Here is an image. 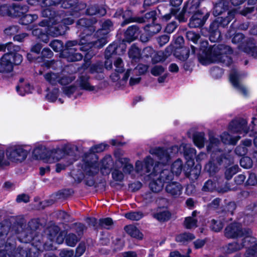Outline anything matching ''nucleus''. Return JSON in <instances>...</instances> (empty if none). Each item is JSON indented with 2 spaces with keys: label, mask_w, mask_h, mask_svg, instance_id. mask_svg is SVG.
<instances>
[{
  "label": "nucleus",
  "mask_w": 257,
  "mask_h": 257,
  "mask_svg": "<svg viewBox=\"0 0 257 257\" xmlns=\"http://www.w3.org/2000/svg\"><path fill=\"white\" fill-rule=\"evenodd\" d=\"M179 152V148L177 146H173L167 150L161 148H154L150 150L151 154L155 158L159 160L157 164L154 166L153 159L150 157H147L144 160V162L137 161L135 164V171L139 175L142 176H156L150 183V189L154 192L157 193L163 189L164 184L168 183L169 181L173 180V175L167 169H163L159 175H155L158 171V168L163 165L165 166L169 162L171 158Z\"/></svg>",
  "instance_id": "obj_1"
},
{
  "label": "nucleus",
  "mask_w": 257,
  "mask_h": 257,
  "mask_svg": "<svg viewBox=\"0 0 257 257\" xmlns=\"http://www.w3.org/2000/svg\"><path fill=\"white\" fill-rule=\"evenodd\" d=\"M96 22V20L90 21L86 19H81L78 21L77 25L84 27V33L81 36L79 45L77 44L76 41H68L66 43V49L63 54L68 61L74 62L82 59V55L77 52L78 49L83 51H87L91 48H89L88 43L90 42L91 40H87V35H94L92 33L95 29L92 25Z\"/></svg>",
  "instance_id": "obj_2"
},
{
  "label": "nucleus",
  "mask_w": 257,
  "mask_h": 257,
  "mask_svg": "<svg viewBox=\"0 0 257 257\" xmlns=\"http://www.w3.org/2000/svg\"><path fill=\"white\" fill-rule=\"evenodd\" d=\"M202 54H199L198 60L203 65H207L213 62H222L228 64L230 61L227 54L232 53L229 46L222 45L213 46L207 50L203 49Z\"/></svg>",
  "instance_id": "obj_3"
},
{
  "label": "nucleus",
  "mask_w": 257,
  "mask_h": 257,
  "mask_svg": "<svg viewBox=\"0 0 257 257\" xmlns=\"http://www.w3.org/2000/svg\"><path fill=\"white\" fill-rule=\"evenodd\" d=\"M220 144L219 139L214 136H210L209 143L207 146V151L211 153V160L205 166V170L211 175L218 171L223 156L218 147Z\"/></svg>",
  "instance_id": "obj_4"
},
{
  "label": "nucleus",
  "mask_w": 257,
  "mask_h": 257,
  "mask_svg": "<svg viewBox=\"0 0 257 257\" xmlns=\"http://www.w3.org/2000/svg\"><path fill=\"white\" fill-rule=\"evenodd\" d=\"M107 147V145L105 144L94 145L90 149L89 152L84 154L82 169L85 175L93 176L98 173L99 171L98 158L95 153L104 151Z\"/></svg>",
  "instance_id": "obj_5"
},
{
  "label": "nucleus",
  "mask_w": 257,
  "mask_h": 257,
  "mask_svg": "<svg viewBox=\"0 0 257 257\" xmlns=\"http://www.w3.org/2000/svg\"><path fill=\"white\" fill-rule=\"evenodd\" d=\"M248 127L247 126V121L243 119H239L232 121L229 126L228 130L231 133H237L242 137H243L248 132ZM241 136L231 137L227 132L223 133L220 138L222 143L225 144H230L234 145L241 138Z\"/></svg>",
  "instance_id": "obj_6"
},
{
  "label": "nucleus",
  "mask_w": 257,
  "mask_h": 257,
  "mask_svg": "<svg viewBox=\"0 0 257 257\" xmlns=\"http://www.w3.org/2000/svg\"><path fill=\"white\" fill-rule=\"evenodd\" d=\"M5 54L0 59V73L4 76L11 73L15 65L20 64L23 61L22 56L18 53L20 50H16L15 48Z\"/></svg>",
  "instance_id": "obj_7"
},
{
  "label": "nucleus",
  "mask_w": 257,
  "mask_h": 257,
  "mask_svg": "<svg viewBox=\"0 0 257 257\" xmlns=\"http://www.w3.org/2000/svg\"><path fill=\"white\" fill-rule=\"evenodd\" d=\"M112 29V22L110 20H106L103 23L101 29L93 36L87 35V40H91L88 43L89 48H99L104 46L107 43V35Z\"/></svg>",
  "instance_id": "obj_8"
},
{
  "label": "nucleus",
  "mask_w": 257,
  "mask_h": 257,
  "mask_svg": "<svg viewBox=\"0 0 257 257\" xmlns=\"http://www.w3.org/2000/svg\"><path fill=\"white\" fill-rule=\"evenodd\" d=\"M5 150L7 160L17 163L25 160L30 152L28 146L20 144L10 145Z\"/></svg>",
  "instance_id": "obj_9"
},
{
  "label": "nucleus",
  "mask_w": 257,
  "mask_h": 257,
  "mask_svg": "<svg viewBox=\"0 0 257 257\" xmlns=\"http://www.w3.org/2000/svg\"><path fill=\"white\" fill-rule=\"evenodd\" d=\"M248 232L252 235V232L250 230H243L240 223L234 222L228 225L225 229V235L228 238H239L241 240H247L245 236Z\"/></svg>",
  "instance_id": "obj_10"
},
{
  "label": "nucleus",
  "mask_w": 257,
  "mask_h": 257,
  "mask_svg": "<svg viewBox=\"0 0 257 257\" xmlns=\"http://www.w3.org/2000/svg\"><path fill=\"white\" fill-rule=\"evenodd\" d=\"M241 75L236 69H232L230 73L229 80L233 86L241 95L246 96L249 93V90L241 82Z\"/></svg>",
  "instance_id": "obj_11"
},
{
  "label": "nucleus",
  "mask_w": 257,
  "mask_h": 257,
  "mask_svg": "<svg viewBox=\"0 0 257 257\" xmlns=\"http://www.w3.org/2000/svg\"><path fill=\"white\" fill-rule=\"evenodd\" d=\"M65 157L64 151L60 149H54L47 151L43 158V161L49 164L54 163L64 158Z\"/></svg>",
  "instance_id": "obj_12"
},
{
  "label": "nucleus",
  "mask_w": 257,
  "mask_h": 257,
  "mask_svg": "<svg viewBox=\"0 0 257 257\" xmlns=\"http://www.w3.org/2000/svg\"><path fill=\"white\" fill-rule=\"evenodd\" d=\"M40 26L46 28V33L48 36L57 37L62 33V31L56 26H53V20L46 19L40 23Z\"/></svg>",
  "instance_id": "obj_13"
},
{
  "label": "nucleus",
  "mask_w": 257,
  "mask_h": 257,
  "mask_svg": "<svg viewBox=\"0 0 257 257\" xmlns=\"http://www.w3.org/2000/svg\"><path fill=\"white\" fill-rule=\"evenodd\" d=\"M245 239H247L246 247H249L246 251L245 257H256L257 256V243H256V239L248 232L247 235L245 236Z\"/></svg>",
  "instance_id": "obj_14"
},
{
  "label": "nucleus",
  "mask_w": 257,
  "mask_h": 257,
  "mask_svg": "<svg viewBox=\"0 0 257 257\" xmlns=\"http://www.w3.org/2000/svg\"><path fill=\"white\" fill-rule=\"evenodd\" d=\"M169 181L165 187V190L167 193L173 197H178L182 193L183 187L182 185L177 182Z\"/></svg>",
  "instance_id": "obj_15"
},
{
  "label": "nucleus",
  "mask_w": 257,
  "mask_h": 257,
  "mask_svg": "<svg viewBox=\"0 0 257 257\" xmlns=\"http://www.w3.org/2000/svg\"><path fill=\"white\" fill-rule=\"evenodd\" d=\"M122 14V17L124 20L123 22L121 24L122 26H124V25L129 24L131 22H137L139 23H143L145 22L144 18H143L132 17V12L130 11H126L124 13L122 14V10H120L115 13L114 17H117L121 16Z\"/></svg>",
  "instance_id": "obj_16"
},
{
  "label": "nucleus",
  "mask_w": 257,
  "mask_h": 257,
  "mask_svg": "<svg viewBox=\"0 0 257 257\" xmlns=\"http://www.w3.org/2000/svg\"><path fill=\"white\" fill-rule=\"evenodd\" d=\"M116 167L122 168L125 174H131L134 172V166L130 163V160L127 158H119L116 160Z\"/></svg>",
  "instance_id": "obj_17"
},
{
  "label": "nucleus",
  "mask_w": 257,
  "mask_h": 257,
  "mask_svg": "<svg viewBox=\"0 0 257 257\" xmlns=\"http://www.w3.org/2000/svg\"><path fill=\"white\" fill-rule=\"evenodd\" d=\"M221 21L219 18H218L214 21L210 26V37L209 39L211 42H215L220 40L221 33L218 30L219 24H220Z\"/></svg>",
  "instance_id": "obj_18"
},
{
  "label": "nucleus",
  "mask_w": 257,
  "mask_h": 257,
  "mask_svg": "<svg viewBox=\"0 0 257 257\" xmlns=\"http://www.w3.org/2000/svg\"><path fill=\"white\" fill-rule=\"evenodd\" d=\"M148 69V66L144 64H139L134 69H128L123 74L122 79L124 81L127 80L128 77L132 75H141L145 73Z\"/></svg>",
  "instance_id": "obj_19"
},
{
  "label": "nucleus",
  "mask_w": 257,
  "mask_h": 257,
  "mask_svg": "<svg viewBox=\"0 0 257 257\" xmlns=\"http://www.w3.org/2000/svg\"><path fill=\"white\" fill-rule=\"evenodd\" d=\"M207 17H205L200 12L195 13L191 17L189 22L191 28L199 27L203 25Z\"/></svg>",
  "instance_id": "obj_20"
},
{
  "label": "nucleus",
  "mask_w": 257,
  "mask_h": 257,
  "mask_svg": "<svg viewBox=\"0 0 257 257\" xmlns=\"http://www.w3.org/2000/svg\"><path fill=\"white\" fill-rule=\"evenodd\" d=\"M64 9L72 8L75 12H78L84 9L86 5L82 3H78L77 0H64L61 4Z\"/></svg>",
  "instance_id": "obj_21"
},
{
  "label": "nucleus",
  "mask_w": 257,
  "mask_h": 257,
  "mask_svg": "<svg viewBox=\"0 0 257 257\" xmlns=\"http://www.w3.org/2000/svg\"><path fill=\"white\" fill-rule=\"evenodd\" d=\"M28 11V7L25 5H11L10 16L22 17Z\"/></svg>",
  "instance_id": "obj_22"
},
{
  "label": "nucleus",
  "mask_w": 257,
  "mask_h": 257,
  "mask_svg": "<svg viewBox=\"0 0 257 257\" xmlns=\"http://www.w3.org/2000/svg\"><path fill=\"white\" fill-rule=\"evenodd\" d=\"M247 240H241V239H238L237 241L229 243L226 247V251L227 253H230L239 250L247 245Z\"/></svg>",
  "instance_id": "obj_23"
},
{
  "label": "nucleus",
  "mask_w": 257,
  "mask_h": 257,
  "mask_svg": "<svg viewBox=\"0 0 257 257\" xmlns=\"http://www.w3.org/2000/svg\"><path fill=\"white\" fill-rule=\"evenodd\" d=\"M89 77L86 74H82L77 80L81 89L87 91H93L95 87L91 85L89 82Z\"/></svg>",
  "instance_id": "obj_24"
},
{
  "label": "nucleus",
  "mask_w": 257,
  "mask_h": 257,
  "mask_svg": "<svg viewBox=\"0 0 257 257\" xmlns=\"http://www.w3.org/2000/svg\"><path fill=\"white\" fill-rule=\"evenodd\" d=\"M112 163V159L110 155H106L101 161L100 163L98 162L99 170H100L102 174L108 173L109 168Z\"/></svg>",
  "instance_id": "obj_25"
},
{
  "label": "nucleus",
  "mask_w": 257,
  "mask_h": 257,
  "mask_svg": "<svg viewBox=\"0 0 257 257\" xmlns=\"http://www.w3.org/2000/svg\"><path fill=\"white\" fill-rule=\"evenodd\" d=\"M140 34V30L137 25L132 26L127 29L125 33V37L128 42L135 40Z\"/></svg>",
  "instance_id": "obj_26"
},
{
  "label": "nucleus",
  "mask_w": 257,
  "mask_h": 257,
  "mask_svg": "<svg viewBox=\"0 0 257 257\" xmlns=\"http://www.w3.org/2000/svg\"><path fill=\"white\" fill-rule=\"evenodd\" d=\"M60 73L49 72L44 75L45 80L50 84L55 85L57 83H59Z\"/></svg>",
  "instance_id": "obj_27"
},
{
  "label": "nucleus",
  "mask_w": 257,
  "mask_h": 257,
  "mask_svg": "<svg viewBox=\"0 0 257 257\" xmlns=\"http://www.w3.org/2000/svg\"><path fill=\"white\" fill-rule=\"evenodd\" d=\"M86 13L89 15H95L98 17L104 16L106 14V10L102 7H99L96 5L90 6L86 10Z\"/></svg>",
  "instance_id": "obj_28"
},
{
  "label": "nucleus",
  "mask_w": 257,
  "mask_h": 257,
  "mask_svg": "<svg viewBox=\"0 0 257 257\" xmlns=\"http://www.w3.org/2000/svg\"><path fill=\"white\" fill-rule=\"evenodd\" d=\"M46 28L43 27L35 29L32 31L33 36L37 37L38 39H40L42 41L47 43L49 41V37L46 33Z\"/></svg>",
  "instance_id": "obj_29"
},
{
  "label": "nucleus",
  "mask_w": 257,
  "mask_h": 257,
  "mask_svg": "<svg viewBox=\"0 0 257 257\" xmlns=\"http://www.w3.org/2000/svg\"><path fill=\"white\" fill-rule=\"evenodd\" d=\"M76 79V76L70 73L62 72L60 73L59 84L61 85H67L70 84Z\"/></svg>",
  "instance_id": "obj_30"
},
{
  "label": "nucleus",
  "mask_w": 257,
  "mask_h": 257,
  "mask_svg": "<svg viewBox=\"0 0 257 257\" xmlns=\"http://www.w3.org/2000/svg\"><path fill=\"white\" fill-rule=\"evenodd\" d=\"M125 230L132 237L142 239L143 237V234L140 231L139 229L132 225H127L125 227Z\"/></svg>",
  "instance_id": "obj_31"
},
{
  "label": "nucleus",
  "mask_w": 257,
  "mask_h": 257,
  "mask_svg": "<svg viewBox=\"0 0 257 257\" xmlns=\"http://www.w3.org/2000/svg\"><path fill=\"white\" fill-rule=\"evenodd\" d=\"M62 90L63 93L69 97L74 96L75 98L79 94L78 88L74 84L64 87Z\"/></svg>",
  "instance_id": "obj_32"
},
{
  "label": "nucleus",
  "mask_w": 257,
  "mask_h": 257,
  "mask_svg": "<svg viewBox=\"0 0 257 257\" xmlns=\"http://www.w3.org/2000/svg\"><path fill=\"white\" fill-rule=\"evenodd\" d=\"M183 169V163L180 159L175 161L171 165V172H170L173 175L177 176H179L182 172Z\"/></svg>",
  "instance_id": "obj_33"
},
{
  "label": "nucleus",
  "mask_w": 257,
  "mask_h": 257,
  "mask_svg": "<svg viewBox=\"0 0 257 257\" xmlns=\"http://www.w3.org/2000/svg\"><path fill=\"white\" fill-rule=\"evenodd\" d=\"M194 238L195 236L193 234L189 232H185L177 235L176 237V240L180 243L185 244Z\"/></svg>",
  "instance_id": "obj_34"
},
{
  "label": "nucleus",
  "mask_w": 257,
  "mask_h": 257,
  "mask_svg": "<svg viewBox=\"0 0 257 257\" xmlns=\"http://www.w3.org/2000/svg\"><path fill=\"white\" fill-rule=\"evenodd\" d=\"M244 39V36L242 34L237 33L233 37L232 39V42L234 44H238L239 48L241 50L240 46L242 45L244 47H247L248 46L247 43H250L252 39H249L248 41H245L242 43V41Z\"/></svg>",
  "instance_id": "obj_35"
},
{
  "label": "nucleus",
  "mask_w": 257,
  "mask_h": 257,
  "mask_svg": "<svg viewBox=\"0 0 257 257\" xmlns=\"http://www.w3.org/2000/svg\"><path fill=\"white\" fill-rule=\"evenodd\" d=\"M247 47H244L243 46H240V48L244 52L250 54L253 57H257V47L254 46V43L252 40L250 43H247Z\"/></svg>",
  "instance_id": "obj_36"
},
{
  "label": "nucleus",
  "mask_w": 257,
  "mask_h": 257,
  "mask_svg": "<svg viewBox=\"0 0 257 257\" xmlns=\"http://www.w3.org/2000/svg\"><path fill=\"white\" fill-rule=\"evenodd\" d=\"M197 212L194 211L192 212L191 217H187L184 221V225L187 229H191L197 227V220L194 218Z\"/></svg>",
  "instance_id": "obj_37"
},
{
  "label": "nucleus",
  "mask_w": 257,
  "mask_h": 257,
  "mask_svg": "<svg viewBox=\"0 0 257 257\" xmlns=\"http://www.w3.org/2000/svg\"><path fill=\"white\" fill-rule=\"evenodd\" d=\"M32 87L28 83H21L17 87V91L21 95H25L26 94L31 92Z\"/></svg>",
  "instance_id": "obj_38"
},
{
  "label": "nucleus",
  "mask_w": 257,
  "mask_h": 257,
  "mask_svg": "<svg viewBox=\"0 0 257 257\" xmlns=\"http://www.w3.org/2000/svg\"><path fill=\"white\" fill-rule=\"evenodd\" d=\"M128 56L133 61H137L141 58L140 49L134 45L132 46L129 50Z\"/></svg>",
  "instance_id": "obj_39"
},
{
  "label": "nucleus",
  "mask_w": 257,
  "mask_h": 257,
  "mask_svg": "<svg viewBox=\"0 0 257 257\" xmlns=\"http://www.w3.org/2000/svg\"><path fill=\"white\" fill-rule=\"evenodd\" d=\"M44 147L42 145H39L35 147L32 152L33 157L37 160H42L44 158Z\"/></svg>",
  "instance_id": "obj_40"
},
{
  "label": "nucleus",
  "mask_w": 257,
  "mask_h": 257,
  "mask_svg": "<svg viewBox=\"0 0 257 257\" xmlns=\"http://www.w3.org/2000/svg\"><path fill=\"white\" fill-rule=\"evenodd\" d=\"M193 142L198 148H203L205 142L204 134L200 133L195 134L193 137Z\"/></svg>",
  "instance_id": "obj_41"
},
{
  "label": "nucleus",
  "mask_w": 257,
  "mask_h": 257,
  "mask_svg": "<svg viewBox=\"0 0 257 257\" xmlns=\"http://www.w3.org/2000/svg\"><path fill=\"white\" fill-rule=\"evenodd\" d=\"M154 217L159 221H165L169 219L170 213L166 210H160L154 214Z\"/></svg>",
  "instance_id": "obj_42"
},
{
  "label": "nucleus",
  "mask_w": 257,
  "mask_h": 257,
  "mask_svg": "<svg viewBox=\"0 0 257 257\" xmlns=\"http://www.w3.org/2000/svg\"><path fill=\"white\" fill-rule=\"evenodd\" d=\"M119 167H116V162L114 166L113 171L112 172V177L116 181H122L124 179V174L119 170Z\"/></svg>",
  "instance_id": "obj_43"
},
{
  "label": "nucleus",
  "mask_w": 257,
  "mask_h": 257,
  "mask_svg": "<svg viewBox=\"0 0 257 257\" xmlns=\"http://www.w3.org/2000/svg\"><path fill=\"white\" fill-rule=\"evenodd\" d=\"M38 16L36 15H26L22 16L21 19V23L22 25H28L36 20Z\"/></svg>",
  "instance_id": "obj_44"
},
{
  "label": "nucleus",
  "mask_w": 257,
  "mask_h": 257,
  "mask_svg": "<svg viewBox=\"0 0 257 257\" xmlns=\"http://www.w3.org/2000/svg\"><path fill=\"white\" fill-rule=\"evenodd\" d=\"M125 217L132 220H139L144 216L141 212H131L125 213Z\"/></svg>",
  "instance_id": "obj_45"
},
{
  "label": "nucleus",
  "mask_w": 257,
  "mask_h": 257,
  "mask_svg": "<svg viewBox=\"0 0 257 257\" xmlns=\"http://www.w3.org/2000/svg\"><path fill=\"white\" fill-rule=\"evenodd\" d=\"M15 49L16 50H20L21 47L19 46L15 45L12 42L6 43V44H0V52L5 51L6 50L8 51H12V49Z\"/></svg>",
  "instance_id": "obj_46"
},
{
  "label": "nucleus",
  "mask_w": 257,
  "mask_h": 257,
  "mask_svg": "<svg viewBox=\"0 0 257 257\" xmlns=\"http://www.w3.org/2000/svg\"><path fill=\"white\" fill-rule=\"evenodd\" d=\"M113 65L115 67L114 70L116 72L122 73L124 71V64L121 58H117L114 61Z\"/></svg>",
  "instance_id": "obj_47"
},
{
  "label": "nucleus",
  "mask_w": 257,
  "mask_h": 257,
  "mask_svg": "<svg viewBox=\"0 0 257 257\" xmlns=\"http://www.w3.org/2000/svg\"><path fill=\"white\" fill-rule=\"evenodd\" d=\"M19 31V28L16 25H12L7 27L4 31V34L8 36L15 35Z\"/></svg>",
  "instance_id": "obj_48"
},
{
  "label": "nucleus",
  "mask_w": 257,
  "mask_h": 257,
  "mask_svg": "<svg viewBox=\"0 0 257 257\" xmlns=\"http://www.w3.org/2000/svg\"><path fill=\"white\" fill-rule=\"evenodd\" d=\"M238 167L237 165H233L227 168L225 172V176L227 179L229 180L238 172Z\"/></svg>",
  "instance_id": "obj_49"
},
{
  "label": "nucleus",
  "mask_w": 257,
  "mask_h": 257,
  "mask_svg": "<svg viewBox=\"0 0 257 257\" xmlns=\"http://www.w3.org/2000/svg\"><path fill=\"white\" fill-rule=\"evenodd\" d=\"M223 223L220 219L211 220L210 227L215 231H219L223 228Z\"/></svg>",
  "instance_id": "obj_50"
},
{
  "label": "nucleus",
  "mask_w": 257,
  "mask_h": 257,
  "mask_svg": "<svg viewBox=\"0 0 257 257\" xmlns=\"http://www.w3.org/2000/svg\"><path fill=\"white\" fill-rule=\"evenodd\" d=\"M237 11L236 10H232L228 12V16L226 18H224L223 21H222V19L220 18V20L221 22L220 24H222L223 26L227 25L234 18L235 15L237 13Z\"/></svg>",
  "instance_id": "obj_51"
},
{
  "label": "nucleus",
  "mask_w": 257,
  "mask_h": 257,
  "mask_svg": "<svg viewBox=\"0 0 257 257\" xmlns=\"http://www.w3.org/2000/svg\"><path fill=\"white\" fill-rule=\"evenodd\" d=\"M78 240V237L74 234H69L66 238V243L70 246H74Z\"/></svg>",
  "instance_id": "obj_52"
},
{
  "label": "nucleus",
  "mask_w": 257,
  "mask_h": 257,
  "mask_svg": "<svg viewBox=\"0 0 257 257\" xmlns=\"http://www.w3.org/2000/svg\"><path fill=\"white\" fill-rule=\"evenodd\" d=\"M240 164L244 168L248 169L252 166V162L251 159L248 157H242L240 160Z\"/></svg>",
  "instance_id": "obj_53"
},
{
  "label": "nucleus",
  "mask_w": 257,
  "mask_h": 257,
  "mask_svg": "<svg viewBox=\"0 0 257 257\" xmlns=\"http://www.w3.org/2000/svg\"><path fill=\"white\" fill-rule=\"evenodd\" d=\"M10 8L11 5L5 4H0V16H9L10 13Z\"/></svg>",
  "instance_id": "obj_54"
},
{
  "label": "nucleus",
  "mask_w": 257,
  "mask_h": 257,
  "mask_svg": "<svg viewBox=\"0 0 257 257\" xmlns=\"http://www.w3.org/2000/svg\"><path fill=\"white\" fill-rule=\"evenodd\" d=\"M50 47L56 52H59L62 50L63 44L60 41L55 40L50 44Z\"/></svg>",
  "instance_id": "obj_55"
},
{
  "label": "nucleus",
  "mask_w": 257,
  "mask_h": 257,
  "mask_svg": "<svg viewBox=\"0 0 257 257\" xmlns=\"http://www.w3.org/2000/svg\"><path fill=\"white\" fill-rule=\"evenodd\" d=\"M5 153L6 150L4 147L0 146V166L8 165L9 162L5 159Z\"/></svg>",
  "instance_id": "obj_56"
},
{
  "label": "nucleus",
  "mask_w": 257,
  "mask_h": 257,
  "mask_svg": "<svg viewBox=\"0 0 257 257\" xmlns=\"http://www.w3.org/2000/svg\"><path fill=\"white\" fill-rule=\"evenodd\" d=\"M216 186L215 183L211 180H208L204 184L203 190L205 191H212L215 189Z\"/></svg>",
  "instance_id": "obj_57"
},
{
  "label": "nucleus",
  "mask_w": 257,
  "mask_h": 257,
  "mask_svg": "<svg viewBox=\"0 0 257 257\" xmlns=\"http://www.w3.org/2000/svg\"><path fill=\"white\" fill-rule=\"evenodd\" d=\"M182 0H170V4L171 6L174 7V8L172 9V13L176 14L179 10L178 8L181 4Z\"/></svg>",
  "instance_id": "obj_58"
},
{
  "label": "nucleus",
  "mask_w": 257,
  "mask_h": 257,
  "mask_svg": "<svg viewBox=\"0 0 257 257\" xmlns=\"http://www.w3.org/2000/svg\"><path fill=\"white\" fill-rule=\"evenodd\" d=\"M186 37L188 40L192 41L195 43H196L200 38L199 35L193 31L188 32L186 34Z\"/></svg>",
  "instance_id": "obj_59"
},
{
  "label": "nucleus",
  "mask_w": 257,
  "mask_h": 257,
  "mask_svg": "<svg viewBox=\"0 0 257 257\" xmlns=\"http://www.w3.org/2000/svg\"><path fill=\"white\" fill-rule=\"evenodd\" d=\"M165 68L161 65H156L151 70V73L154 76H158L164 73Z\"/></svg>",
  "instance_id": "obj_60"
},
{
  "label": "nucleus",
  "mask_w": 257,
  "mask_h": 257,
  "mask_svg": "<svg viewBox=\"0 0 257 257\" xmlns=\"http://www.w3.org/2000/svg\"><path fill=\"white\" fill-rule=\"evenodd\" d=\"M148 27L149 29L147 30L152 35L159 33L162 29L161 25L159 24H154Z\"/></svg>",
  "instance_id": "obj_61"
},
{
  "label": "nucleus",
  "mask_w": 257,
  "mask_h": 257,
  "mask_svg": "<svg viewBox=\"0 0 257 257\" xmlns=\"http://www.w3.org/2000/svg\"><path fill=\"white\" fill-rule=\"evenodd\" d=\"M181 54L180 55L176 53V57L179 59L185 61L189 57V50L187 48H183L181 51Z\"/></svg>",
  "instance_id": "obj_62"
},
{
  "label": "nucleus",
  "mask_w": 257,
  "mask_h": 257,
  "mask_svg": "<svg viewBox=\"0 0 257 257\" xmlns=\"http://www.w3.org/2000/svg\"><path fill=\"white\" fill-rule=\"evenodd\" d=\"M165 59V57L164 53L162 51H160L154 54L152 58V61L154 63H158L163 61Z\"/></svg>",
  "instance_id": "obj_63"
},
{
  "label": "nucleus",
  "mask_w": 257,
  "mask_h": 257,
  "mask_svg": "<svg viewBox=\"0 0 257 257\" xmlns=\"http://www.w3.org/2000/svg\"><path fill=\"white\" fill-rule=\"evenodd\" d=\"M100 225L107 229L112 224V220L110 218H106L100 220Z\"/></svg>",
  "instance_id": "obj_64"
}]
</instances>
